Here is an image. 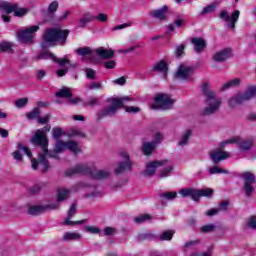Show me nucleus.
Segmentation results:
<instances>
[{
  "instance_id": "nucleus-53",
  "label": "nucleus",
  "mask_w": 256,
  "mask_h": 256,
  "mask_svg": "<svg viewBox=\"0 0 256 256\" xmlns=\"http://www.w3.org/2000/svg\"><path fill=\"white\" fill-rule=\"evenodd\" d=\"M115 65H117L115 60H110L104 63L106 69H115Z\"/></svg>"
},
{
  "instance_id": "nucleus-44",
  "label": "nucleus",
  "mask_w": 256,
  "mask_h": 256,
  "mask_svg": "<svg viewBox=\"0 0 256 256\" xmlns=\"http://www.w3.org/2000/svg\"><path fill=\"white\" fill-rule=\"evenodd\" d=\"M27 103H29V99L20 98L15 101V107H17L18 109H21L22 107H25V105H27Z\"/></svg>"
},
{
  "instance_id": "nucleus-43",
  "label": "nucleus",
  "mask_w": 256,
  "mask_h": 256,
  "mask_svg": "<svg viewBox=\"0 0 256 256\" xmlns=\"http://www.w3.org/2000/svg\"><path fill=\"white\" fill-rule=\"evenodd\" d=\"M116 231L117 230H115V228H113V227H106L103 231H101L100 237L114 235V233H116Z\"/></svg>"
},
{
  "instance_id": "nucleus-30",
  "label": "nucleus",
  "mask_w": 256,
  "mask_h": 256,
  "mask_svg": "<svg viewBox=\"0 0 256 256\" xmlns=\"http://www.w3.org/2000/svg\"><path fill=\"white\" fill-rule=\"evenodd\" d=\"M66 150L71 151L74 155L81 153V147H79V144L75 141H68Z\"/></svg>"
},
{
  "instance_id": "nucleus-60",
  "label": "nucleus",
  "mask_w": 256,
  "mask_h": 256,
  "mask_svg": "<svg viewBox=\"0 0 256 256\" xmlns=\"http://www.w3.org/2000/svg\"><path fill=\"white\" fill-rule=\"evenodd\" d=\"M89 89L93 90V89H101V83L99 82H92L89 85Z\"/></svg>"
},
{
  "instance_id": "nucleus-39",
  "label": "nucleus",
  "mask_w": 256,
  "mask_h": 256,
  "mask_svg": "<svg viewBox=\"0 0 256 256\" xmlns=\"http://www.w3.org/2000/svg\"><path fill=\"white\" fill-rule=\"evenodd\" d=\"M56 97H71V89L62 88L58 92H56Z\"/></svg>"
},
{
  "instance_id": "nucleus-15",
  "label": "nucleus",
  "mask_w": 256,
  "mask_h": 256,
  "mask_svg": "<svg viewBox=\"0 0 256 256\" xmlns=\"http://www.w3.org/2000/svg\"><path fill=\"white\" fill-rule=\"evenodd\" d=\"M194 72L195 70H193V67L182 64L178 67V70L174 74V77L179 81H187L188 79H191V76Z\"/></svg>"
},
{
  "instance_id": "nucleus-61",
  "label": "nucleus",
  "mask_w": 256,
  "mask_h": 256,
  "mask_svg": "<svg viewBox=\"0 0 256 256\" xmlns=\"http://www.w3.org/2000/svg\"><path fill=\"white\" fill-rule=\"evenodd\" d=\"M83 187H87L83 182H80L72 187V191H79V189H82Z\"/></svg>"
},
{
  "instance_id": "nucleus-51",
  "label": "nucleus",
  "mask_w": 256,
  "mask_h": 256,
  "mask_svg": "<svg viewBox=\"0 0 256 256\" xmlns=\"http://www.w3.org/2000/svg\"><path fill=\"white\" fill-rule=\"evenodd\" d=\"M85 73H86V77H88V79H95V70H93L91 68H86Z\"/></svg>"
},
{
  "instance_id": "nucleus-22",
  "label": "nucleus",
  "mask_w": 256,
  "mask_h": 256,
  "mask_svg": "<svg viewBox=\"0 0 256 256\" xmlns=\"http://www.w3.org/2000/svg\"><path fill=\"white\" fill-rule=\"evenodd\" d=\"M191 43L194 47L195 53H203V51H205V47H207V42H205V39L203 38H191Z\"/></svg>"
},
{
  "instance_id": "nucleus-3",
  "label": "nucleus",
  "mask_w": 256,
  "mask_h": 256,
  "mask_svg": "<svg viewBox=\"0 0 256 256\" xmlns=\"http://www.w3.org/2000/svg\"><path fill=\"white\" fill-rule=\"evenodd\" d=\"M201 91L206 104V107L201 111L202 115H214L221 109L223 100L215 95V92L210 89L207 83L202 84Z\"/></svg>"
},
{
  "instance_id": "nucleus-18",
  "label": "nucleus",
  "mask_w": 256,
  "mask_h": 256,
  "mask_svg": "<svg viewBox=\"0 0 256 256\" xmlns=\"http://www.w3.org/2000/svg\"><path fill=\"white\" fill-rule=\"evenodd\" d=\"M48 209H59V205L57 204H48V205H36L30 206L28 209V215H41L48 211Z\"/></svg>"
},
{
  "instance_id": "nucleus-58",
  "label": "nucleus",
  "mask_w": 256,
  "mask_h": 256,
  "mask_svg": "<svg viewBox=\"0 0 256 256\" xmlns=\"http://www.w3.org/2000/svg\"><path fill=\"white\" fill-rule=\"evenodd\" d=\"M217 213H219V209L217 208H213V209H210L206 212V215L208 217H213V215H217Z\"/></svg>"
},
{
  "instance_id": "nucleus-16",
  "label": "nucleus",
  "mask_w": 256,
  "mask_h": 256,
  "mask_svg": "<svg viewBox=\"0 0 256 256\" xmlns=\"http://www.w3.org/2000/svg\"><path fill=\"white\" fill-rule=\"evenodd\" d=\"M120 157L123 160L118 163V166L115 169L116 175L123 173V171H128L133 166V164L131 163V159H129V153H127L126 151H121Z\"/></svg>"
},
{
  "instance_id": "nucleus-5",
  "label": "nucleus",
  "mask_w": 256,
  "mask_h": 256,
  "mask_svg": "<svg viewBox=\"0 0 256 256\" xmlns=\"http://www.w3.org/2000/svg\"><path fill=\"white\" fill-rule=\"evenodd\" d=\"M79 173L82 175H90L92 179L99 180L108 179V177L111 175L109 170H91L87 164H77L74 168L68 169L66 171V177H73V175H77Z\"/></svg>"
},
{
  "instance_id": "nucleus-41",
  "label": "nucleus",
  "mask_w": 256,
  "mask_h": 256,
  "mask_svg": "<svg viewBox=\"0 0 256 256\" xmlns=\"http://www.w3.org/2000/svg\"><path fill=\"white\" fill-rule=\"evenodd\" d=\"M210 175H216V174H221V173H227V170L223 168H219L218 166L210 167L208 169Z\"/></svg>"
},
{
  "instance_id": "nucleus-19",
  "label": "nucleus",
  "mask_w": 256,
  "mask_h": 256,
  "mask_svg": "<svg viewBox=\"0 0 256 256\" xmlns=\"http://www.w3.org/2000/svg\"><path fill=\"white\" fill-rule=\"evenodd\" d=\"M210 159L213 163H221V161H225V159H229V152L221 151V150H212L210 151Z\"/></svg>"
},
{
  "instance_id": "nucleus-52",
  "label": "nucleus",
  "mask_w": 256,
  "mask_h": 256,
  "mask_svg": "<svg viewBox=\"0 0 256 256\" xmlns=\"http://www.w3.org/2000/svg\"><path fill=\"white\" fill-rule=\"evenodd\" d=\"M126 113H139V111H141V109L139 107H135V106H129L125 108Z\"/></svg>"
},
{
  "instance_id": "nucleus-55",
  "label": "nucleus",
  "mask_w": 256,
  "mask_h": 256,
  "mask_svg": "<svg viewBox=\"0 0 256 256\" xmlns=\"http://www.w3.org/2000/svg\"><path fill=\"white\" fill-rule=\"evenodd\" d=\"M38 123H40L41 125H47V123H49V115L38 118Z\"/></svg>"
},
{
  "instance_id": "nucleus-12",
  "label": "nucleus",
  "mask_w": 256,
  "mask_h": 256,
  "mask_svg": "<svg viewBox=\"0 0 256 256\" xmlns=\"http://www.w3.org/2000/svg\"><path fill=\"white\" fill-rule=\"evenodd\" d=\"M0 12L7 15L14 13L15 17H23V15H27V8H19L17 4L2 1L0 2Z\"/></svg>"
},
{
  "instance_id": "nucleus-1",
  "label": "nucleus",
  "mask_w": 256,
  "mask_h": 256,
  "mask_svg": "<svg viewBox=\"0 0 256 256\" xmlns=\"http://www.w3.org/2000/svg\"><path fill=\"white\" fill-rule=\"evenodd\" d=\"M32 143L34 145H39L41 147L43 154H39V165L40 169L43 173L49 171V157L57 159V153H63V151H67V142L58 141L55 145L54 151H50L47 149L49 142L47 140V135L45 134V130H37L34 137L32 138Z\"/></svg>"
},
{
  "instance_id": "nucleus-33",
  "label": "nucleus",
  "mask_w": 256,
  "mask_h": 256,
  "mask_svg": "<svg viewBox=\"0 0 256 256\" xmlns=\"http://www.w3.org/2000/svg\"><path fill=\"white\" fill-rule=\"evenodd\" d=\"M77 211V205L72 204L69 211H68V217L65 220V225H75V222L71 221V217H73V215H75V212Z\"/></svg>"
},
{
  "instance_id": "nucleus-9",
  "label": "nucleus",
  "mask_w": 256,
  "mask_h": 256,
  "mask_svg": "<svg viewBox=\"0 0 256 256\" xmlns=\"http://www.w3.org/2000/svg\"><path fill=\"white\" fill-rule=\"evenodd\" d=\"M234 143H236L238 145V147H239V149H241V151H249L253 147V143H255V139L254 138L243 139L239 136H235L226 141L221 142L220 147H221V149H223V147H225L229 144H234Z\"/></svg>"
},
{
  "instance_id": "nucleus-50",
  "label": "nucleus",
  "mask_w": 256,
  "mask_h": 256,
  "mask_svg": "<svg viewBox=\"0 0 256 256\" xmlns=\"http://www.w3.org/2000/svg\"><path fill=\"white\" fill-rule=\"evenodd\" d=\"M53 137L54 139H59V137H61V135H63V129L61 128H53Z\"/></svg>"
},
{
  "instance_id": "nucleus-35",
  "label": "nucleus",
  "mask_w": 256,
  "mask_h": 256,
  "mask_svg": "<svg viewBox=\"0 0 256 256\" xmlns=\"http://www.w3.org/2000/svg\"><path fill=\"white\" fill-rule=\"evenodd\" d=\"M173 235H175V231H173V230H167V231H164V232L159 236V239H160V241H171V239H173Z\"/></svg>"
},
{
  "instance_id": "nucleus-17",
  "label": "nucleus",
  "mask_w": 256,
  "mask_h": 256,
  "mask_svg": "<svg viewBox=\"0 0 256 256\" xmlns=\"http://www.w3.org/2000/svg\"><path fill=\"white\" fill-rule=\"evenodd\" d=\"M239 15H241L239 10H235L231 16L229 15V12L222 11L219 17L222 19V21L228 23V27H230V29H235V23L239 21Z\"/></svg>"
},
{
  "instance_id": "nucleus-24",
  "label": "nucleus",
  "mask_w": 256,
  "mask_h": 256,
  "mask_svg": "<svg viewBox=\"0 0 256 256\" xmlns=\"http://www.w3.org/2000/svg\"><path fill=\"white\" fill-rule=\"evenodd\" d=\"M94 21V15H92L91 12H84L82 16L79 19L78 25L82 29H85L89 23H92Z\"/></svg>"
},
{
  "instance_id": "nucleus-32",
  "label": "nucleus",
  "mask_w": 256,
  "mask_h": 256,
  "mask_svg": "<svg viewBox=\"0 0 256 256\" xmlns=\"http://www.w3.org/2000/svg\"><path fill=\"white\" fill-rule=\"evenodd\" d=\"M167 69V63H165V61H160L153 66V71L164 73V75H167Z\"/></svg>"
},
{
  "instance_id": "nucleus-13",
  "label": "nucleus",
  "mask_w": 256,
  "mask_h": 256,
  "mask_svg": "<svg viewBox=\"0 0 256 256\" xmlns=\"http://www.w3.org/2000/svg\"><path fill=\"white\" fill-rule=\"evenodd\" d=\"M37 31H39V25L30 26L19 31L17 39L20 43H33V39H35V33H37Z\"/></svg>"
},
{
  "instance_id": "nucleus-49",
  "label": "nucleus",
  "mask_w": 256,
  "mask_h": 256,
  "mask_svg": "<svg viewBox=\"0 0 256 256\" xmlns=\"http://www.w3.org/2000/svg\"><path fill=\"white\" fill-rule=\"evenodd\" d=\"M57 9H59V2L53 1L48 7V12L55 13V11H57Z\"/></svg>"
},
{
  "instance_id": "nucleus-47",
  "label": "nucleus",
  "mask_w": 256,
  "mask_h": 256,
  "mask_svg": "<svg viewBox=\"0 0 256 256\" xmlns=\"http://www.w3.org/2000/svg\"><path fill=\"white\" fill-rule=\"evenodd\" d=\"M40 113H41V111L39 110V108H34L32 112L27 114V118L28 119H37V117H39Z\"/></svg>"
},
{
  "instance_id": "nucleus-40",
  "label": "nucleus",
  "mask_w": 256,
  "mask_h": 256,
  "mask_svg": "<svg viewBox=\"0 0 256 256\" xmlns=\"http://www.w3.org/2000/svg\"><path fill=\"white\" fill-rule=\"evenodd\" d=\"M86 233H91L92 235H101V229L95 226H86L85 227Z\"/></svg>"
},
{
  "instance_id": "nucleus-20",
  "label": "nucleus",
  "mask_w": 256,
  "mask_h": 256,
  "mask_svg": "<svg viewBox=\"0 0 256 256\" xmlns=\"http://www.w3.org/2000/svg\"><path fill=\"white\" fill-rule=\"evenodd\" d=\"M21 151H23V153H25V155H27V157H29L30 159L31 157H33V154L31 153L29 148L23 146V144L20 143L18 144V150L12 153V156L14 157L15 161H23V155L21 154Z\"/></svg>"
},
{
  "instance_id": "nucleus-21",
  "label": "nucleus",
  "mask_w": 256,
  "mask_h": 256,
  "mask_svg": "<svg viewBox=\"0 0 256 256\" xmlns=\"http://www.w3.org/2000/svg\"><path fill=\"white\" fill-rule=\"evenodd\" d=\"M232 56H233V54L231 52V49L225 48L221 51L216 52L213 56V59L217 63H222V61H227V59H230V57H232Z\"/></svg>"
},
{
  "instance_id": "nucleus-56",
  "label": "nucleus",
  "mask_w": 256,
  "mask_h": 256,
  "mask_svg": "<svg viewBox=\"0 0 256 256\" xmlns=\"http://www.w3.org/2000/svg\"><path fill=\"white\" fill-rule=\"evenodd\" d=\"M113 83H114L115 85H125L126 79H125V77L122 76V77H120V78L114 80Z\"/></svg>"
},
{
  "instance_id": "nucleus-29",
  "label": "nucleus",
  "mask_w": 256,
  "mask_h": 256,
  "mask_svg": "<svg viewBox=\"0 0 256 256\" xmlns=\"http://www.w3.org/2000/svg\"><path fill=\"white\" fill-rule=\"evenodd\" d=\"M156 144L155 142H144L142 145V151L144 155H151L155 151Z\"/></svg>"
},
{
  "instance_id": "nucleus-38",
  "label": "nucleus",
  "mask_w": 256,
  "mask_h": 256,
  "mask_svg": "<svg viewBox=\"0 0 256 256\" xmlns=\"http://www.w3.org/2000/svg\"><path fill=\"white\" fill-rule=\"evenodd\" d=\"M160 197L161 199H165V201H173V199L177 198V192H165Z\"/></svg>"
},
{
  "instance_id": "nucleus-10",
  "label": "nucleus",
  "mask_w": 256,
  "mask_h": 256,
  "mask_svg": "<svg viewBox=\"0 0 256 256\" xmlns=\"http://www.w3.org/2000/svg\"><path fill=\"white\" fill-rule=\"evenodd\" d=\"M178 193L183 197H191L193 201H199L201 197H211V195H213V189L206 188V189L196 190L193 188H186V189L179 190Z\"/></svg>"
},
{
  "instance_id": "nucleus-2",
  "label": "nucleus",
  "mask_w": 256,
  "mask_h": 256,
  "mask_svg": "<svg viewBox=\"0 0 256 256\" xmlns=\"http://www.w3.org/2000/svg\"><path fill=\"white\" fill-rule=\"evenodd\" d=\"M67 37H69V30H61V28H48L43 35V41L41 43L42 49H47V47H55L56 45H64L67 43Z\"/></svg>"
},
{
  "instance_id": "nucleus-62",
  "label": "nucleus",
  "mask_w": 256,
  "mask_h": 256,
  "mask_svg": "<svg viewBox=\"0 0 256 256\" xmlns=\"http://www.w3.org/2000/svg\"><path fill=\"white\" fill-rule=\"evenodd\" d=\"M0 136L3 137V139H7V137H9V131L0 128Z\"/></svg>"
},
{
  "instance_id": "nucleus-42",
  "label": "nucleus",
  "mask_w": 256,
  "mask_h": 256,
  "mask_svg": "<svg viewBox=\"0 0 256 256\" xmlns=\"http://www.w3.org/2000/svg\"><path fill=\"white\" fill-rule=\"evenodd\" d=\"M149 219H151V216L149 214H141L139 216H137L134 221L135 223H145V221H149Z\"/></svg>"
},
{
  "instance_id": "nucleus-48",
  "label": "nucleus",
  "mask_w": 256,
  "mask_h": 256,
  "mask_svg": "<svg viewBox=\"0 0 256 256\" xmlns=\"http://www.w3.org/2000/svg\"><path fill=\"white\" fill-rule=\"evenodd\" d=\"M248 229H256V216H251L247 221Z\"/></svg>"
},
{
  "instance_id": "nucleus-46",
  "label": "nucleus",
  "mask_w": 256,
  "mask_h": 256,
  "mask_svg": "<svg viewBox=\"0 0 256 256\" xmlns=\"http://www.w3.org/2000/svg\"><path fill=\"white\" fill-rule=\"evenodd\" d=\"M200 231L202 233H213V231H215V225L213 224L204 225L201 227Z\"/></svg>"
},
{
  "instance_id": "nucleus-54",
  "label": "nucleus",
  "mask_w": 256,
  "mask_h": 256,
  "mask_svg": "<svg viewBox=\"0 0 256 256\" xmlns=\"http://www.w3.org/2000/svg\"><path fill=\"white\" fill-rule=\"evenodd\" d=\"M227 207H229V202L224 201V202L220 203L219 207L217 208L218 212L219 211H227Z\"/></svg>"
},
{
  "instance_id": "nucleus-4",
  "label": "nucleus",
  "mask_w": 256,
  "mask_h": 256,
  "mask_svg": "<svg viewBox=\"0 0 256 256\" xmlns=\"http://www.w3.org/2000/svg\"><path fill=\"white\" fill-rule=\"evenodd\" d=\"M157 169H161L159 173L160 179H165V177H169L171 172L173 171V164L168 160H156L152 162H148L146 164V169L143 172L145 177H153Z\"/></svg>"
},
{
  "instance_id": "nucleus-63",
  "label": "nucleus",
  "mask_w": 256,
  "mask_h": 256,
  "mask_svg": "<svg viewBox=\"0 0 256 256\" xmlns=\"http://www.w3.org/2000/svg\"><path fill=\"white\" fill-rule=\"evenodd\" d=\"M39 191H41V184H35V185L31 188V192H32V193H39Z\"/></svg>"
},
{
  "instance_id": "nucleus-28",
  "label": "nucleus",
  "mask_w": 256,
  "mask_h": 256,
  "mask_svg": "<svg viewBox=\"0 0 256 256\" xmlns=\"http://www.w3.org/2000/svg\"><path fill=\"white\" fill-rule=\"evenodd\" d=\"M70 194H71V190L67 188H58L57 189L58 203H61V201H65L66 199H68Z\"/></svg>"
},
{
  "instance_id": "nucleus-27",
  "label": "nucleus",
  "mask_w": 256,
  "mask_h": 256,
  "mask_svg": "<svg viewBox=\"0 0 256 256\" xmlns=\"http://www.w3.org/2000/svg\"><path fill=\"white\" fill-rule=\"evenodd\" d=\"M193 135V132L191 130L184 131L179 138L178 146L179 147H185L186 145H189V139H191V136Z\"/></svg>"
},
{
  "instance_id": "nucleus-64",
  "label": "nucleus",
  "mask_w": 256,
  "mask_h": 256,
  "mask_svg": "<svg viewBox=\"0 0 256 256\" xmlns=\"http://www.w3.org/2000/svg\"><path fill=\"white\" fill-rule=\"evenodd\" d=\"M31 165L34 171H37V169H39V163L35 160V158L31 160Z\"/></svg>"
},
{
  "instance_id": "nucleus-8",
  "label": "nucleus",
  "mask_w": 256,
  "mask_h": 256,
  "mask_svg": "<svg viewBox=\"0 0 256 256\" xmlns=\"http://www.w3.org/2000/svg\"><path fill=\"white\" fill-rule=\"evenodd\" d=\"M108 101L111 103V106L104 108L102 111V116L115 115L119 107H123L127 101H135V99L129 96H124L122 98H110Z\"/></svg>"
},
{
  "instance_id": "nucleus-57",
  "label": "nucleus",
  "mask_w": 256,
  "mask_h": 256,
  "mask_svg": "<svg viewBox=\"0 0 256 256\" xmlns=\"http://www.w3.org/2000/svg\"><path fill=\"white\" fill-rule=\"evenodd\" d=\"M183 51H185V45L181 44L176 49V56L181 57V54L183 53Z\"/></svg>"
},
{
  "instance_id": "nucleus-36",
  "label": "nucleus",
  "mask_w": 256,
  "mask_h": 256,
  "mask_svg": "<svg viewBox=\"0 0 256 256\" xmlns=\"http://www.w3.org/2000/svg\"><path fill=\"white\" fill-rule=\"evenodd\" d=\"M13 43L11 42H0V51L11 53L13 51Z\"/></svg>"
},
{
  "instance_id": "nucleus-14",
  "label": "nucleus",
  "mask_w": 256,
  "mask_h": 256,
  "mask_svg": "<svg viewBox=\"0 0 256 256\" xmlns=\"http://www.w3.org/2000/svg\"><path fill=\"white\" fill-rule=\"evenodd\" d=\"M242 179L244 181V191L247 197H251L253 195V191L255 188L253 187V183H255V175L251 172L242 173Z\"/></svg>"
},
{
  "instance_id": "nucleus-23",
  "label": "nucleus",
  "mask_w": 256,
  "mask_h": 256,
  "mask_svg": "<svg viewBox=\"0 0 256 256\" xmlns=\"http://www.w3.org/2000/svg\"><path fill=\"white\" fill-rule=\"evenodd\" d=\"M94 54L98 55L101 59H111L114 57L115 52L111 49L100 47L94 50Z\"/></svg>"
},
{
  "instance_id": "nucleus-45",
  "label": "nucleus",
  "mask_w": 256,
  "mask_h": 256,
  "mask_svg": "<svg viewBox=\"0 0 256 256\" xmlns=\"http://www.w3.org/2000/svg\"><path fill=\"white\" fill-rule=\"evenodd\" d=\"M217 9V6L215 4H210L203 8L202 15H207L209 13H213Z\"/></svg>"
},
{
  "instance_id": "nucleus-31",
  "label": "nucleus",
  "mask_w": 256,
  "mask_h": 256,
  "mask_svg": "<svg viewBox=\"0 0 256 256\" xmlns=\"http://www.w3.org/2000/svg\"><path fill=\"white\" fill-rule=\"evenodd\" d=\"M81 234L77 232H66L63 235V241H79Z\"/></svg>"
},
{
  "instance_id": "nucleus-11",
  "label": "nucleus",
  "mask_w": 256,
  "mask_h": 256,
  "mask_svg": "<svg viewBox=\"0 0 256 256\" xmlns=\"http://www.w3.org/2000/svg\"><path fill=\"white\" fill-rule=\"evenodd\" d=\"M175 104V99L171 98L169 94H157L154 98V103L151 105V109H172Z\"/></svg>"
},
{
  "instance_id": "nucleus-25",
  "label": "nucleus",
  "mask_w": 256,
  "mask_h": 256,
  "mask_svg": "<svg viewBox=\"0 0 256 256\" xmlns=\"http://www.w3.org/2000/svg\"><path fill=\"white\" fill-rule=\"evenodd\" d=\"M76 53L78 55H81V57H83L82 61H85V57L87 56L90 59V61H95V58H94L95 52H92L91 48L89 47H80L76 50Z\"/></svg>"
},
{
  "instance_id": "nucleus-59",
  "label": "nucleus",
  "mask_w": 256,
  "mask_h": 256,
  "mask_svg": "<svg viewBox=\"0 0 256 256\" xmlns=\"http://www.w3.org/2000/svg\"><path fill=\"white\" fill-rule=\"evenodd\" d=\"M154 139V143L155 145H157L158 143H161V141H163V135L161 133H156Z\"/></svg>"
},
{
  "instance_id": "nucleus-37",
  "label": "nucleus",
  "mask_w": 256,
  "mask_h": 256,
  "mask_svg": "<svg viewBox=\"0 0 256 256\" xmlns=\"http://www.w3.org/2000/svg\"><path fill=\"white\" fill-rule=\"evenodd\" d=\"M94 21H98L99 23H107V21H109V15L106 13H98L94 16Z\"/></svg>"
},
{
  "instance_id": "nucleus-34",
  "label": "nucleus",
  "mask_w": 256,
  "mask_h": 256,
  "mask_svg": "<svg viewBox=\"0 0 256 256\" xmlns=\"http://www.w3.org/2000/svg\"><path fill=\"white\" fill-rule=\"evenodd\" d=\"M239 83H241V79H239V78L230 80V81L226 82L225 84H223L222 91L231 89V87H237L239 85Z\"/></svg>"
},
{
  "instance_id": "nucleus-6",
  "label": "nucleus",
  "mask_w": 256,
  "mask_h": 256,
  "mask_svg": "<svg viewBox=\"0 0 256 256\" xmlns=\"http://www.w3.org/2000/svg\"><path fill=\"white\" fill-rule=\"evenodd\" d=\"M38 59H52V61L58 63L60 67V69L56 72L58 77H64V75H67V72L69 69H71V67L72 69L77 68V64H72L67 58H57L51 52H42L39 54Z\"/></svg>"
},
{
  "instance_id": "nucleus-7",
  "label": "nucleus",
  "mask_w": 256,
  "mask_h": 256,
  "mask_svg": "<svg viewBox=\"0 0 256 256\" xmlns=\"http://www.w3.org/2000/svg\"><path fill=\"white\" fill-rule=\"evenodd\" d=\"M256 97V86H249L244 93H239L228 100V105L231 108L237 107V105H241L245 103V101H249V99H253Z\"/></svg>"
},
{
  "instance_id": "nucleus-26",
  "label": "nucleus",
  "mask_w": 256,
  "mask_h": 256,
  "mask_svg": "<svg viewBox=\"0 0 256 256\" xmlns=\"http://www.w3.org/2000/svg\"><path fill=\"white\" fill-rule=\"evenodd\" d=\"M150 15L154 19H158L159 21H164V19H167V6H163L158 10H154L150 12Z\"/></svg>"
}]
</instances>
